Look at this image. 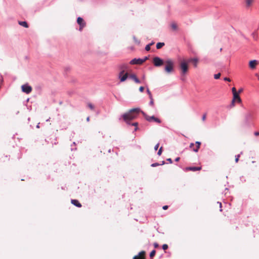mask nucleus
Returning a JSON list of instances; mask_svg holds the SVG:
<instances>
[{
    "mask_svg": "<svg viewBox=\"0 0 259 259\" xmlns=\"http://www.w3.org/2000/svg\"><path fill=\"white\" fill-rule=\"evenodd\" d=\"M140 112L141 111L138 108L131 109L122 115V118L127 124H130V121L137 118Z\"/></svg>",
    "mask_w": 259,
    "mask_h": 259,
    "instance_id": "f257e3e1",
    "label": "nucleus"
},
{
    "mask_svg": "<svg viewBox=\"0 0 259 259\" xmlns=\"http://www.w3.org/2000/svg\"><path fill=\"white\" fill-rule=\"evenodd\" d=\"M164 71L167 73H171L174 70V62L170 59H167L165 62Z\"/></svg>",
    "mask_w": 259,
    "mask_h": 259,
    "instance_id": "f03ea898",
    "label": "nucleus"
},
{
    "mask_svg": "<svg viewBox=\"0 0 259 259\" xmlns=\"http://www.w3.org/2000/svg\"><path fill=\"white\" fill-rule=\"evenodd\" d=\"M126 68V66L125 65H123L121 66L120 69H121V71L119 72L118 74V77L120 79V81L121 82H123L128 76V73H124V70Z\"/></svg>",
    "mask_w": 259,
    "mask_h": 259,
    "instance_id": "7ed1b4c3",
    "label": "nucleus"
},
{
    "mask_svg": "<svg viewBox=\"0 0 259 259\" xmlns=\"http://www.w3.org/2000/svg\"><path fill=\"white\" fill-rule=\"evenodd\" d=\"M142 113L145 117V119L149 122H154L157 123H160L161 122V120L159 118L156 117L154 116H149L143 111H142Z\"/></svg>",
    "mask_w": 259,
    "mask_h": 259,
    "instance_id": "20e7f679",
    "label": "nucleus"
},
{
    "mask_svg": "<svg viewBox=\"0 0 259 259\" xmlns=\"http://www.w3.org/2000/svg\"><path fill=\"white\" fill-rule=\"evenodd\" d=\"M188 61L187 62L185 60H183L181 61L180 64V67L182 71V74H185L188 71Z\"/></svg>",
    "mask_w": 259,
    "mask_h": 259,
    "instance_id": "39448f33",
    "label": "nucleus"
},
{
    "mask_svg": "<svg viewBox=\"0 0 259 259\" xmlns=\"http://www.w3.org/2000/svg\"><path fill=\"white\" fill-rule=\"evenodd\" d=\"M147 59L148 58L146 57L144 59L135 58L130 61V64L141 65L143 64L144 62H145L147 60Z\"/></svg>",
    "mask_w": 259,
    "mask_h": 259,
    "instance_id": "423d86ee",
    "label": "nucleus"
},
{
    "mask_svg": "<svg viewBox=\"0 0 259 259\" xmlns=\"http://www.w3.org/2000/svg\"><path fill=\"white\" fill-rule=\"evenodd\" d=\"M153 62L154 65L156 67L160 66L164 63V61L158 57H155L153 58Z\"/></svg>",
    "mask_w": 259,
    "mask_h": 259,
    "instance_id": "0eeeda50",
    "label": "nucleus"
},
{
    "mask_svg": "<svg viewBox=\"0 0 259 259\" xmlns=\"http://www.w3.org/2000/svg\"><path fill=\"white\" fill-rule=\"evenodd\" d=\"M21 89L22 91L26 94H29L32 90L31 87L27 84H24L22 85Z\"/></svg>",
    "mask_w": 259,
    "mask_h": 259,
    "instance_id": "6e6552de",
    "label": "nucleus"
},
{
    "mask_svg": "<svg viewBox=\"0 0 259 259\" xmlns=\"http://www.w3.org/2000/svg\"><path fill=\"white\" fill-rule=\"evenodd\" d=\"M77 22L79 25V30L81 31L82 28L85 26V22H84L83 19L81 17H78L77 19Z\"/></svg>",
    "mask_w": 259,
    "mask_h": 259,
    "instance_id": "1a4fd4ad",
    "label": "nucleus"
},
{
    "mask_svg": "<svg viewBox=\"0 0 259 259\" xmlns=\"http://www.w3.org/2000/svg\"><path fill=\"white\" fill-rule=\"evenodd\" d=\"M146 252L145 251H140L138 255L134 256L133 259H146Z\"/></svg>",
    "mask_w": 259,
    "mask_h": 259,
    "instance_id": "9d476101",
    "label": "nucleus"
},
{
    "mask_svg": "<svg viewBox=\"0 0 259 259\" xmlns=\"http://www.w3.org/2000/svg\"><path fill=\"white\" fill-rule=\"evenodd\" d=\"M195 144L196 145V148H193V147L194 146V143H191L190 145V147L194 152H197L198 151L199 149L200 148L201 143L200 142H196Z\"/></svg>",
    "mask_w": 259,
    "mask_h": 259,
    "instance_id": "9b49d317",
    "label": "nucleus"
},
{
    "mask_svg": "<svg viewBox=\"0 0 259 259\" xmlns=\"http://www.w3.org/2000/svg\"><path fill=\"white\" fill-rule=\"evenodd\" d=\"M201 169V166H190L185 168L186 171L191 170L193 171L200 170Z\"/></svg>",
    "mask_w": 259,
    "mask_h": 259,
    "instance_id": "f8f14e48",
    "label": "nucleus"
},
{
    "mask_svg": "<svg viewBox=\"0 0 259 259\" xmlns=\"http://www.w3.org/2000/svg\"><path fill=\"white\" fill-rule=\"evenodd\" d=\"M199 62L198 59L195 58H190L188 60V62H192L193 64V65L194 67H197V64Z\"/></svg>",
    "mask_w": 259,
    "mask_h": 259,
    "instance_id": "ddd939ff",
    "label": "nucleus"
},
{
    "mask_svg": "<svg viewBox=\"0 0 259 259\" xmlns=\"http://www.w3.org/2000/svg\"><path fill=\"white\" fill-rule=\"evenodd\" d=\"M235 101H237L238 103L241 102V99L238 93L234 94V95H233V99L232 100V103H233Z\"/></svg>",
    "mask_w": 259,
    "mask_h": 259,
    "instance_id": "4468645a",
    "label": "nucleus"
},
{
    "mask_svg": "<svg viewBox=\"0 0 259 259\" xmlns=\"http://www.w3.org/2000/svg\"><path fill=\"white\" fill-rule=\"evenodd\" d=\"M257 64L258 62L255 60H253L249 62V66L251 69H254L255 68L256 66L257 65Z\"/></svg>",
    "mask_w": 259,
    "mask_h": 259,
    "instance_id": "2eb2a0df",
    "label": "nucleus"
},
{
    "mask_svg": "<svg viewBox=\"0 0 259 259\" xmlns=\"http://www.w3.org/2000/svg\"><path fill=\"white\" fill-rule=\"evenodd\" d=\"M129 77L132 79L136 83H140V80L137 78V76L135 74H131L128 75Z\"/></svg>",
    "mask_w": 259,
    "mask_h": 259,
    "instance_id": "dca6fc26",
    "label": "nucleus"
},
{
    "mask_svg": "<svg viewBox=\"0 0 259 259\" xmlns=\"http://www.w3.org/2000/svg\"><path fill=\"white\" fill-rule=\"evenodd\" d=\"M71 202L72 204L78 207H81L82 206L81 203L77 200L76 199H72L71 200Z\"/></svg>",
    "mask_w": 259,
    "mask_h": 259,
    "instance_id": "f3484780",
    "label": "nucleus"
},
{
    "mask_svg": "<svg viewBox=\"0 0 259 259\" xmlns=\"http://www.w3.org/2000/svg\"><path fill=\"white\" fill-rule=\"evenodd\" d=\"M18 23L21 26H22L25 28L28 27V25L26 21H19Z\"/></svg>",
    "mask_w": 259,
    "mask_h": 259,
    "instance_id": "a211bd4d",
    "label": "nucleus"
},
{
    "mask_svg": "<svg viewBox=\"0 0 259 259\" xmlns=\"http://www.w3.org/2000/svg\"><path fill=\"white\" fill-rule=\"evenodd\" d=\"M170 27L173 30H177L178 29L177 24L175 22L171 23Z\"/></svg>",
    "mask_w": 259,
    "mask_h": 259,
    "instance_id": "6ab92c4d",
    "label": "nucleus"
},
{
    "mask_svg": "<svg viewBox=\"0 0 259 259\" xmlns=\"http://www.w3.org/2000/svg\"><path fill=\"white\" fill-rule=\"evenodd\" d=\"M164 46V42H158L156 44V48L157 49H160L162 47H163Z\"/></svg>",
    "mask_w": 259,
    "mask_h": 259,
    "instance_id": "aec40b11",
    "label": "nucleus"
},
{
    "mask_svg": "<svg viewBox=\"0 0 259 259\" xmlns=\"http://www.w3.org/2000/svg\"><path fill=\"white\" fill-rule=\"evenodd\" d=\"M133 39L136 44L138 45H140V40L138 38H137L136 36H133Z\"/></svg>",
    "mask_w": 259,
    "mask_h": 259,
    "instance_id": "412c9836",
    "label": "nucleus"
},
{
    "mask_svg": "<svg viewBox=\"0 0 259 259\" xmlns=\"http://www.w3.org/2000/svg\"><path fill=\"white\" fill-rule=\"evenodd\" d=\"M247 7H250L252 4L253 0H245Z\"/></svg>",
    "mask_w": 259,
    "mask_h": 259,
    "instance_id": "4be33fe9",
    "label": "nucleus"
},
{
    "mask_svg": "<svg viewBox=\"0 0 259 259\" xmlns=\"http://www.w3.org/2000/svg\"><path fill=\"white\" fill-rule=\"evenodd\" d=\"M154 44L153 42H152L148 45H147L145 47V50L147 51H149L150 50V46Z\"/></svg>",
    "mask_w": 259,
    "mask_h": 259,
    "instance_id": "5701e85b",
    "label": "nucleus"
},
{
    "mask_svg": "<svg viewBox=\"0 0 259 259\" xmlns=\"http://www.w3.org/2000/svg\"><path fill=\"white\" fill-rule=\"evenodd\" d=\"M156 251L155 250H152L150 253V257L152 258L155 255Z\"/></svg>",
    "mask_w": 259,
    "mask_h": 259,
    "instance_id": "b1692460",
    "label": "nucleus"
},
{
    "mask_svg": "<svg viewBox=\"0 0 259 259\" xmlns=\"http://www.w3.org/2000/svg\"><path fill=\"white\" fill-rule=\"evenodd\" d=\"M88 106L91 109V110H94V105L91 103H89L88 104Z\"/></svg>",
    "mask_w": 259,
    "mask_h": 259,
    "instance_id": "393cba45",
    "label": "nucleus"
},
{
    "mask_svg": "<svg viewBox=\"0 0 259 259\" xmlns=\"http://www.w3.org/2000/svg\"><path fill=\"white\" fill-rule=\"evenodd\" d=\"M220 76H221V73H219L218 74H214V78L215 79H218L220 78Z\"/></svg>",
    "mask_w": 259,
    "mask_h": 259,
    "instance_id": "a878e982",
    "label": "nucleus"
},
{
    "mask_svg": "<svg viewBox=\"0 0 259 259\" xmlns=\"http://www.w3.org/2000/svg\"><path fill=\"white\" fill-rule=\"evenodd\" d=\"M150 105L153 106V105H154V100H153L152 97H151V98H150Z\"/></svg>",
    "mask_w": 259,
    "mask_h": 259,
    "instance_id": "bb28decb",
    "label": "nucleus"
},
{
    "mask_svg": "<svg viewBox=\"0 0 259 259\" xmlns=\"http://www.w3.org/2000/svg\"><path fill=\"white\" fill-rule=\"evenodd\" d=\"M240 157V154H238L235 156V162L237 163L239 161V159Z\"/></svg>",
    "mask_w": 259,
    "mask_h": 259,
    "instance_id": "cd10ccee",
    "label": "nucleus"
},
{
    "mask_svg": "<svg viewBox=\"0 0 259 259\" xmlns=\"http://www.w3.org/2000/svg\"><path fill=\"white\" fill-rule=\"evenodd\" d=\"M168 248V245L166 244H164L162 245V249L163 250H166Z\"/></svg>",
    "mask_w": 259,
    "mask_h": 259,
    "instance_id": "c85d7f7f",
    "label": "nucleus"
},
{
    "mask_svg": "<svg viewBox=\"0 0 259 259\" xmlns=\"http://www.w3.org/2000/svg\"><path fill=\"white\" fill-rule=\"evenodd\" d=\"M162 147H161L159 149L158 152L157 153V154L160 156L161 154V153H162Z\"/></svg>",
    "mask_w": 259,
    "mask_h": 259,
    "instance_id": "c756f323",
    "label": "nucleus"
},
{
    "mask_svg": "<svg viewBox=\"0 0 259 259\" xmlns=\"http://www.w3.org/2000/svg\"><path fill=\"white\" fill-rule=\"evenodd\" d=\"M232 93H233V95H234V94H237L238 93L236 91V88L235 87H233L232 89Z\"/></svg>",
    "mask_w": 259,
    "mask_h": 259,
    "instance_id": "7c9ffc66",
    "label": "nucleus"
},
{
    "mask_svg": "<svg viewBox=\"0 0 259 259\" xmlns=\"http://www.w3.org/2000/svg\"><path fill=\"white\" fill-rule=\"evenodd\" d=\"M147 92L148 94L149 95V98H151V97H152V96L151 93L149 91V89H147Z\"/></svg>",
    "mask_w": 259,
    "mask_h": 259,
    "instance_id": "2f4dec72",
    "label": "nucleus"
},
{
    "mask_svg": "<svg viewBox=\"0 0 259 259\" xmlns=\"http://www.w3.org/2000/svg\"><path fill=\"white\" fill-rule=\"evenodd\" d=\"M206 113H204L202 117V120L203 121H204L206 119Z\"/></svg>",
    "mask_w": 259,
    "mask_h": 259,
    "instance_id": "473e14b6",
    "label": "nucleus"
},
{
    "mask_svg": "<svg viewBox=\"0 0 259 259\" xmlns=\"http://www.w3.org/2000/svg\"><path fill=\"white\" fill-rule=\"evenodd\" d=\"M217 204L219 205V207L220 208V211H222V209H221L222 208V203L221 202H218L217 203Z\"/></svg>",
    "mask_w": 259,
    "mask_h": 259,
    "instance_id": "72a5a7b5",
    "label": "nucleus"
},
{
    "mask_svg": "<svg viewBox=\"0 0 259 259\" xmlns=\"http://www.w3.org/2000/svg\"><path fill=\"white\" fill-rule=\"evenodd\" d=\"M160 164L158 163H153L151 164V166L152 167H155V166H158V165H159Z\"/></svg>",
    "mask_w": 259,
    "mask_h": 259,
    "instance_id": "f704fd0d",
    "label": "nucleus"
},
{
    "mask_svg": "<svg viewBox=\"0 0 259 259\" xmlns=\"http://www.w3.org/2000/svg\"><path fill=\"white\" fill-rule=\"evenodd\" d=\"M153 245H154L155 248H158V246H159V245H158V244L157 242L154 243Z\"/></svg>",
    "mask_w": 259,
    "mask_h": 259,
    "instance_id": "c9c22d12",
    "label": "nucleus"
},
{
    "mask_svg": "<svg viewBox=\"0 0 259 259\" xmlns=\"http://www.w3.org/2000/svg\"><path fill=\"white\" fill-rule=\"evenodd\" d=\"M144 90V88L143 87H140V88H139V91L141 92H143Z\"/></svg>",
    "mask_w": 259,
    "mask_h": 259,
    "instance_id": "e433bc0d",
    "label": "nucleus"
},
{
    "mask_svg": "<svg viewBox=\"0 0 259 259\" xmlns=\"http://www.w3.org/2000/svg\"><path fill=\"white\" fill-rule=\"evenodd\" d=\"M159 144L158 143L157 144H156L155 147H154V150H157L159 147Z\"/></svg>",
    "mask_w": 259,
    "mask_h": 259,
    "instance_id": "4c0bfd02",
    "label": "nucleus"
},
{
    "mask_svg": "<svg viewBox=\"0 0 259 259\" xmlns=\"http://www.w3.org/2000/svg\"><path fill=\"white\" fill-rule=\"evenodd\" d=\"M138 124V122H135V123H133L132 124V125H134V126H136V128H135V130H136L137 129Z\"/></svg>",
    "mask_w": 259,
    "mask_h": 259,
    "instance_id": "58836bf2",
    "label": "nucleus"
},
{
    "mask_svg": "<svg viewBox=\"0 0 259 259\" xmlns=\"http://www.w3.org/2000/svg\"><path fill=\"white\" fill-rule=\"evenodd\" d=\"M224 80L227 81H231V79L228 77L224 78Z\"/></svg>",
    "mask_w": 259,
    "mask_h": 259,
    "instance_id": "ea45409f",
    "label": "nucleus"
},
{
    "mask_svg": "<svg viewBox=\"0 0 259 259\" xmlns=\"http://www.w3.org/2000/svg\"><path fill=\"white\" fill-rule=\"evenodd\" d=\"M167 161H168L169 163H171L172 162V161L171 158H167Z\"/></svg>",
    "mask_w": 259,
    "mask_h": 259,
    "instance_id": "a19ab883",
    "label": "nucleus"
},
{
    "mask_svg": "<svg viewBox=\"0 0 259 259\" xmlns=\"http://www.w3.org/2000/svg\"><path fill=\"white\" fill-rule=\"evenodd\" d=\"M162 208L164 210H166L168 208V206L167 205H164V206H163Z\"/></svg>",
    "mask_w": 259,
    "mask_h": 259,
    "instance_id": "79ce46f5",
    "label": "nucleus"
},
{
    "mask_svg": "<svg viewBox=\"0 0 259 259\" xmlns=\"http://www.w3.org/2000/svg\"><path fill=\"white\" fill-rule=\"evenodd\" d=\"M254 134V135L255 136H259V132H255Z\"/></svg>",
    "mask_w": 259,
    "mask_h": 259,
    "instance_id": "37998d69",
    "label": "nucleus"
},
{
    "mask_svg": "<svg viewBox=\"0 0 259 259\" xmlns=\"http://www.w3.org/2000/svg\"><path fill=\"white\" fill-rule=\"evenodd\" d=\"M242 91H243V89H240L238 90V92L237 93H238V94H239V93H241Z\"/></svg>",
    "mask_w": 259,
    "mask_h": 259,
    "instance_id": "c03bdc74",
    "label": "nucleus"
},
{
    "mask_svg": "<svg viewBox=\"0 0 259 259\" xmlns=\"http://www.w3.org/2000/svg\"><path fill=\"white\" fill-rule=\"evenodd\" d=\"M180 157H177L175 159V161L178 162L180 160Z\"/></svg>",
    "mask_w": 259,
    "mask_h": 259,
    "instance_id": "a18cd8bd",
    "label": "nucleus"
},
{
    "mask_svg": "<svg viewBox=\"0 0 259 259\" xmlns=\"http://www.w3.org/2000/svg\"><path fill=\"white\" fill-rule=\"evenodd\" d=\"M87 120L88 121H89L90 120V117H88L87 118Z\"/></svg>",
    "mask_w": 259,
    "mask_h": 259,
    "instance_id": "49530a36",
    "label": "nucleus"
},
{
    "mask_svg": "<svg viewBox=\"0 0 259 259\" xmlns=\"http://www.w3.org/2000/svg\"><path fill=\"white\" fill-rule=\"evenodd\" d=\"M256 76H257V77H258V79H259V75H258V74H256Z\"/></svg>",
    "mask_w": 259,
    "mask_h": 259,
    "instance_id": "de8ad7c7",
    "label": "nucleus"
},
{
    "mask_svg": "<svg viewBox=\"0 0 259 259\" xmlns=\"http://www.w3.org/2000/svg\"><path fill=\"white\" fill-rule=\"evenodd\" d=\"M165 163L164 161H162V165L164 164Z\"/></svg>",
    "mask_w": 259,
    "mask_h": 259,
    "instance_id": "09e8293b",
    "label": "nucleus"
}]
</instances>
